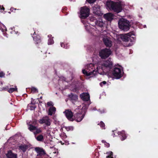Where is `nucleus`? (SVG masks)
<instances>
[{"mask_svg":"<svg viewBox=\"0 0 158 158\" xmlns=\"http://www.w3.org/2000/svg\"><path fill=\"white\" fill-rule=\"evenodd\" d=\"M64 143L66 145H68L69 144V142L67 140H64Z\"/></svg>","mask_w":158,"mask_h":158,"instance_id":"nucleus-45","label":"nucleus"},{"mask_svg":"<svg viewBox=\"0 0 158 158\" xmlns=\"http://www.w3.org/2000/svg\"><path fill=\"white\" fill-rule=\"evenodd\" d=\"M143 26L144 28H145L146 27V25H144Z\"/></svg>","mask_w":158,"mask_h":158,"instance_id":"nucleus-50","label":"nucleus"},{"mask_svg":"<svg viewBox=\"0 0 158 158\" xmlns=\"http://www.w3.org/2000/svg\"><path fill=\"white\" fill-rule=\"evenodd\" d=\"M107 154L108 155V156H106V158H114L113 157V152H107Z\"/></svg>","mask_w":158,"mask_h":158,"instance_id":"nucleus-29","label":"nucleus"},{"mask_svg":"<svg viewBox=\"0 0 158 158\" xmlns=\"http://www.w3.org/2000/svg\"><path fill=\"white\" fill-rule=\"evenodd\" d=\"M50 148H53V147H50Z\"/></svg>","mask_w":158,"mask_h":158,"instance_id":"nucleus-55","label":"nucleus"},{"mask_svg":"<svg viewBox=\"0 0 158 158\" xmlns=\"http://www.w3.org/2000/svg\"><path fill=\"white\" fill-rule=\"evenodd\" d=\"M112 54L110 49L105 48L101 50L99 52V56L102 59H105L109 56Z\"/></svg>","mask_w":158,"mask_h":158,"instance_id":"nucleus-6","label":"nucleus"},{"mask_svg":"<svg viewBox=\"0 0 158 158\" xmlns=\"http://www.w3.org/2000/svg\"><path fill=\"white\" fill-rule=\"evenodd\" d=\"M123 71L121 68L115 67L112 73L115 79H118L121 78L123 74Z\"/></svg>","mask_w":158,"mask_h":158,"instance_id":"nucleus-7","label":"nucleus"},{"mask_svg":"<svg viewBox=\"0 0 158 158\" xmlns=\"http://www.w3.org/2000/svg\"><path fill=\"white\" fill-rule=\"evenodd\" d=\"M91 25L92 26H94L93 25H92V24H91Z\"/></svg>","mask_w":158,"mask_h":158,"instance_id":"nucleus-59","label":"nucleus"},{"mask_svg":"<svg viewBox=\"0 0 158 158\" xmlns=\"http://www.w3.org/2000/svg\"><path fill=\"white\" fill-rule=\"evenodd\" d=\"M85 20H82L81 22H82L83 23V24L85 25V29H86V30L89 32H90L91 31H92V30L94 29H93L90 26V24L89 23H85Z\"/></svg>","mask_w":158,"mask_h":158,"instance_id":"nucleus-17","label":"nucleus"},{"mask_svg":"<svg viewBox=\"0 0 158 158\" xmlns=\"http://www.w3.org/2000/svg\"><path fill=\"white\" fill-rule=\"evenodd\" d=\"M70 100L73 102L77 100L78 99L77 96L76 95L71 93L68 95Z\"/></svg>","mask_w":158,"mask_h":158,"instance_id":"nucleus-21","label":"nucleus"},{"mask_svg":"<svg viewBox=\"0 0 158 158\" xmlns=\"http://www.w3.org/2000/svg\"><path fill=\"white\" fill-rule=\"evenodd\" d=\"M101 127L103 128V129H105L104 127H105V124L102 121H101L99 124H98Z\"/></svg>","mask_w":158,"mask_h":158,"instance_id":"nucleus-34","label":"nucleus"},{"mask_svg":"<svg viewBox=\"0 0 158 158\" xmlns=\"http://www.w3.org/2000/svg\"><path fill=\"white\" fill-rule=\"evenodd\" d=\"M15 29V27H11L10 28V29H11V30H14Z\"/></svg>","mask_w":158,"mask_h":158,"instance_id":"nucleus-48","label":"nucleus"},{"mask_svg":"<svg viewBox=\"0 0 158 158\" xmlns=\"http://www.w3.org/2000/svg\"><path fill=\"white\" fill-rule=\"evenodd\" d=\"M27 123L28 127V129L30 131H33L36 129V127L34 126L37 123L36 120L32 119V121H27Z\"/></svg>","mask_w":158,"mask_h":158,"instance_id":"nucleus-9","label":"nucleus"},{"mask_svg":"<svg viewBox=\"0 0 158 158\" xmlns=\"http://www.w3.org/2000/svg\"><path fill=\"white\" fill-rule=\"evenodd\" d=\"M132 35H134V34L131 32L124 35H120L118 36V38H120L123 41L128 42L130 41L133 42L135 40V39L134 37H131Z\"/></svg>","mask_w":158,"mask_h":158,"instance_id":"nucleus-5","label":"nucleus"},{"mask_svg":"<svg viewBox=\"0 0 158 158\" xmlns=\"http://www.w3.org/2000/svg\"><path fill=\"white\" fill-rule=\"evenodd\" d=\"M113 66L112 61L109 59L100 61L95 64L92 63L88 64L85 66V69L82 70V72L89 77L95 76L98 73L102 75L109 74L111 73V69Z\"/></svg>","mask_w":158,"mask_h":158,"instance_id":"nucleus-1","label":"nucleus"},{"mask_svg":"<svg viewBox=\"0 0 158 158\" xmlns=\"http://www.w3.org/2000/svg\"><path fill=\"white\" fill-rule=\"evenodd\" d=\"M95 24L96 26L101 27H103L104 23L102 22V19H100L98 20H95Z\"/></svg>","mask_w":158,"mask_h":158,"instance_id":"nucleus-20","label":"nucleus"},{"mask_svg":"<svg viewBox=\"0 0 158 158\" xmlns=\"http://www.w3.org/2000/svg\"><path fill=\"white\" fill-rule=\"evenodd\" d=\"M50 158H51V157H50Z\"/></svg>","mask_w":158,"mask_h":158,"instance_id":"nucleus-61","label":"nucleus"},{"mask_svg":"<svg viewBox=\"0 0 158 158\" xmlns=\"http://www.w3.org/2000/svg\"><path fill=\"white\" fill-rule=\"evenodd\" d=\"M10 33H11V34H12V33H15V34H17V33H16V32H15V31L14 30V31H11L10 32Z\"/></svg>","mask_w":158,"mask_h":158,"instance_id":"nucleus-46","label":"nucleus"},{"mask_svg":"<svg viewBox=\"0 0 158 158\" xmlns=\"http://www.w3.org/2000/svg\"><path fill=\"white\" fill-rule=\"evenodd\" d=\"M99 112L101 114H102L103 113H104V112H105V111L104 110H98Z\"/></svg>","mask_w":158,"mask_h":158,"instance_id":"nucleus-43","label":"nucleus"},{"mask_svg":"<svg viewBox=\"0 0 158 158\" xmlns=\"http://www.w3.org/2000/svg\"><path fill=\"white\" fill-rule=\"evenodd\" d=\"M61 46L63 48L66 49H67L69 48V45H68V44H64L63 43H61Z\"/></svg>","mask_w":158,"mask_h":158,"instance_id":"nucleus-31","label":"nucleus"},{"mask_svg":"<svg viewBox=\"0 0 158 158\" xmlns=\"http://www.w3.org/2000/svg\"><path fill=\"white\" fill-rule=\"evenodd\" d=\"M89 10L86 6L82 7L80 11V17L82 19H85L88 17L89 15Z\"/></svg>","mask_w":158,"mask_h":158,"instance_id":"nucleus-8","label":"nucleus"},{"mask_svg":"<svg viewBox=\"0 0 158 158\" xmlns=\"http://www.w3.org/2000/svg\"><path fill=\"white\" fill-rule=\"evenodd\" d=\"M102 142L104 143L106 147H109L110 146L109 144L106 143L105 141L103 140L102 141Z\"/></svg>","mask_w":158,"mask_h":158,"instance_id":"nucleus-37","label":"nucleus"},{"mask_svg":"<svg viewBox=\"0 0 158 158\" xmlns=\"http://www.w3.org/2000/svg\"><path fill=\"white\" fill-rule=\"evenodd\" d=\"M80 97L83 101H88L89 100L90 96L89 94L83 93L80 95Z\"/></svg>","mask_w":158,"mask_h":158,"instance_id":"nucleus-13","label":"nucleus"},{"mask_svg":"<svg viewBox=\"0 0 158 158\" xmlns=\"http://www.w3.org/2000/svg\"><path fill=\"white\" fill-rule=\"evenodd\" d=\"M40 124L44 123L47 126H50L51 124V120L48 116H46L43 118L39 121Z\"/></svg>","mask_w":158,"mask_h":158,"instance_id":"nucleus-10","label":"nucleus"},{"mask_svg":"<svg viewBox=\"0 0 158 158\" xmlns=\"http://www.w3.org/2000/svg\"><path fill=\"white\" fill-rule=\"evenodd\" d=\"M113 136L114 137V135H115V134H113Z\"/></svg>","mask_w":158,"mask_h":158,"instance_id":"nucleus-54","label":"nucleus"},{"mask_svg":"<svg viewBox=\"0 0 158 158\" xmlns=\"http://www.w3.org/2000/svg\"><path fill=\"white\" fill-rule=\"evenodd\" d=\"M5 75V74L3 72H0V77H4Z\"/></svg>","mask_w":158,"mask_h":158,"instance_id":"nucleus-42","label":"nucleus"},{"mask_svg":"<svg viewBox=\"0 0 158 158\" xmlns=\"http://www.w3.org/2000/svg\"><path fill=\"white\" fill-rule=\"evenodd\" d=\"M87 2L89 3H92L94 2L96 0H87Z\"/></svg>","mask_w":158,"mask_h":158,"instance_id":"nucleus-40","label":"nucleus"},{"mask_svg":"<svg viewBox=\"0 0 158 158\" xmlns=\"http://www.w3.org/2000/svg\"><path fill=\"white\" fill-rule=\"evenodd\" d=\"M104 44L107 47H110L112 45V42L110 39L108 38H104L103 39Z\"/></svg>","mask_w":158,"mask_h":158,"instance_id":"nucleus-14","label":"nucleus"},{"mask_svg":"<svg viewBox=\"0 0 158 158\" xmlns=\"http://www.w3.org/2000/svg\"><path fill=\"white\" fill-rule=\"evenodd\" d=\"M28 107L29 109H30L31 110H34L36 108V106L35 104H33L31 102V103L29 105Z\"/></svg>","mask_w":158,"mask_h":158,"instance_id":"nucleus-27","label":"nucleus"},{"mask_svg":"<svg viewBox=\"0 0 158 158\" xmlns=\"http://www.w3.org/2000/svg\"><path fill=\"white\" fill-rule=\"evenodd\" d=\"M38 157H36V158H41L42 157H40V156H37Z\"/></svg>","mask_w":158,"mask_h":158,"instance_id":"nucleus-52","label":"nucleus"},{"mask_svg":"<svg viewBox=\"0 0 158 158\" xmlns=\"http://www.w3.org/2000/svg\"><path fill=\"white\" fill-rule=\"evenodd\" d=\"M106 82L105 81H103L100 82L99 84V85L100 86H101V87H102L103 86L106 85Z\"/></svg>","mask_w":158,"mask_h":158,"instance_id":"nucleus-36","label":"nucleus"},{"mask_svg":"<svg viewBox=\"0 0 158 158\" xmlns=\"http://www.w3.org/2000/svg\"><path fill=\"white\" fill-rule=\"evenodd\" d=\"M60 143H61V144H64V143H63L61 141H60Z\"/></svg>","mask_w":158,"mask_h":158,"instance_id":"nucleus-51","label":"nucleus"},{"mask_svg":"<svg viewBox=\"0 0 158 158\" xmlns=\"http://www.w3.org/2000/svg\"><path fill=\"white\" fill-rule=\"evenodd\" d=\"M104 18L108 21H111L113 19L114 15L111 13H107L104 15Z\"/></svg>","mask_w":158,"mask_h":158,"instance_id":"nucleus-16","label":"nucleus"},{"mask_svg":"<svg viewBox=\"0 0 158 158\" xmlns=\"http://www.w3.org/2000/svg\"><path fill=\"white\" fill-rule=\"evenodd\" d=\"M17 88L16 86H15V88H11L9 89L8 90V92L10 93H12V92L15 91H17Z\"/></svg>","mask_w":158,"mask_h":158,"instance_id":"nucleus-28","label":"nucleus"},{"mask_svg":"<svg viewBox=\"0 0 158 158\" xmlns=\"http://www.w3.org/2000/svg\"><path fill=\"white\" fill-rule=\"evenodd\" d=\"M106 5L110 10H112L117 13L121 12L125 6L123 2H114L112 1H107Z\"/></svg>","mask_w":158,"mask_h":158,"instance_id":"nucleus-2","label":"nucleus"},{"mask_svg":"<svg viewBox=\"0 0 158 158\" xmlns=\"http://www.w3.org/2000/svg\"><path fill=\"white\" fill-rule=\"evenodd\" d=\"M60 136L62 139L64 140L67 138V137L66 134L64 133H62L61 134Z\"/></svg>","mask_w":158,"mask_h":158,"instance_id":"nucleus-33","label":"nucleus"},{"mask_svg":"<svg viewBox=\"0 0 158 158\" xmlns=\"http://www.w3.org/2000/svg\"><path fill=\"white\" fill-rule=\"evenodd\" d=\"M38 141H42L43 139V136L42 135H39L36 138Z\"/></svg>","mask_w":158,"mask_h":158,"instance_id":"nucleus-32","label":"nucleus"},{"mask_svg":"<svg viewBox=\"0 0 158 158\" xmlns=\"http://www.w3.org/2000/svg\"><path fill=\"white\" fill-rule=\"evenodd\" d=\"M93 13L96 15H98L100 13V6L98 5H95L93 7Z\"/></svg>","mask_w":158,"mask_h":158,"instance_id":"nucleus-19","label":"nucleus"},{"mask_svg":"<svg viewBox=\"0 0 158 158\" xmlns=\"http://www.w3.org/2000/svg\"><path fill=\"white\" fill-rule=\"evenodd\" d=\"M63 113L69 120L70 121H73V113L70 110H66Z\"/></svg>","mask_w":158,"mask_h":158,"instance_id":"nucleus-11","label":"nucleus"},{"mask_svg":"<svg viewBox=\"0 0 158 158\" xmlns=\"http://www.w3.org/2000/svg\"><path fill=\"white\" fill-rule=\"evenodd\" d=\"M118 134L121 140L123 141L126 139L127 136L124 131L118 132Z\"/></svg>","mask_w":158,"mask_h":158,"instance_id":"nucleus-18","label":"nucleus"},{"mask_svg":"<svg viewBox=\"0 0 158 158\" xmlns=\"http://www.w3.org/2000/svg\"><path fill=\"white\" fill-rule=\"evenodd\" d=\"M118 25L119 28L124 31H127L130 28V22L124 19H122L119 20Z\"/></svg>","mask_w":158,"mask_h":158,"instance_id":"nucleus-4","label":"nucleus"},{"mask_svg":"<svg viewBox=\"0 0 158 158\" xmlns=\"http://www.w3.org/2000/svg\"><path fill=\"white\" fill-rule=\"evenodd\" d=\"M56 124H57V123H56ZM57 124L58 125H59V121L58 122V123H57Z\"/></svg>","mask_w":158,"mask_h":158,"instance_id":"nucleus-53","label":"nucleus"},{"mask_svg":"<svg viewBox=\"0 0 158 158\" xmlns=\"http://www.w3.org/2000/svg\"><path fill=\"white\" fill-rule=\"evenodd\" d=\"M56 111V108L55 107L52 106L50 107L48 111V114L50 115H52L53 114H55Z\"/></svg>","mask_w":158,"mask_h":158,"instance_id":"nucleus-22","label":"nucleus"},{"mask_svg":"<svg viewBox=\"0 0 158 158\" xmlns=\"http://www.w3.org/2000/svg\"><path fill=\"white\" fill-rule=\"evenodd\" d=\"M90 20L92 22H94L95 23V20H97L94 18H90Z\"/></svg>","mask_w":158,"mask_h":158,"instance_id":"nucleus-44","label":"nucleus"},{"mask_svg":"<svg viewBox=\"0 0 158 158\" xmlns=\"http://www.w3.org/2000/svg\"><path fill=\"white\" fill-rule=\"evenodd\" d=\"M47 105L48 106H53V103L52 102H47Z\"/></svg>","mask_w":158,"mask_h":158,"instance_id":"nucleus-38","label":"nucleus"},{"mask_svg":"<svg viewBox=\"0 0 158 158\" xmlns=\"http://www.w3.org/2000/svg\"><path fill=\"white\" fill-rule=\"evenodd\" d=\"M19 149L23 152H25L28 148V146L27 145H21L19 146Z\"/></svg>","mask_w":158,"mask_h":158,"instance_id":"nucleus-23","label":"nucleus"},{"mask_svg":"<svg viewBox=\"0 0 158 158\" xmlns=\"http://www.w3.org/2000/svg\"><path fill=\"white\" fill-rule=\"evenodd\" d=\"M14 9L13 8H11L10 9V10L12 11H13V10Z\"/></svg>","mask_w":158,"mask_h":158,"instance_id":"nucleus-49","label":"nucleus"},{"mask_svg":"<svg viewBox=\"0 0 158 158\" xmlns=\"http://www.w3.org/2000/svg\"><path fill=\"white\" fill-rule=\"evenodd\" d=\"M88 106V105H87L85 103H83L75 110V111L77 113L75 114V118L77 122H80L83 118Z\"/></svg>","mask_w":158,"mask_h":158,"instance_id":"nucleus-3","label":"nucleus"},{"mask_svg":"<svg viewBox=\"0 0 158 158\" xmlns=\"http://www.w3.org/2000/svg\"><path fill=\"white\" fill-rule=\"evenodd\" d=\"M34 34H35V32H34Z\"/></svg>","mask_w":158,"mask_h":158,"instance_id":"nucleus-60","label":"nucleus"},{"mask_svg":"<svg viewBox=\"0 0 158 158\" xmlns=\"http://www.w3.org/2000/svg\"><path fill=\"white\" fill-rule=\"evenodd\" d=\"M8 13H9V14H10V12H9Z\"/></svg>","mask_w":158,"mask_h":158,"instance_id":"nucleus-58","label":"nucleus"},{"mask_svg":"<svg viewBox=\"0 0 158 158\" xmlns=\"http://www.w3.org/2000/svg\"><path fill=\"white\" fill-rule=\"evenodd\" d=\"M31 131L33 132L34 134H37L41 132L40 130V129L37 128L36 127L35 129L33 130V131Z\"/></svg>","mask_w":158,"mask_h":158,"instance_id":"nucleus-30","label":"nucleus"},{"mask_svg":"<svg viewBox=\"0 0 158 158\" xmlns=\"http://www.w3.org/2000/svg\"><path fill=\"white\" fill-rule=\"evenodd\" d=\"M6 156L7 158H17V154L13 153L11 151H8Z\"/></svg>","mask_w":158,"mask_h":158,"instance_id":"nucleus-15","label":"nucleus"},{"mask_svg":"<svg viewBox=\"0 0 158 158\" xmlns=\"http://www.w3.org/2000/svg\"><path fill=\"white\" fill-rule=\"evenodd\" d=\"M0 11L2 12L5 10L4 8L2 6L0 5Z\"/></svg>","mask_w":158,"mask_h":158,"instance_id":"nucleus-41","label":"nucleus"},{"mask_svg":"<svg viewBox=\"0 0 158 158\" xmlns=\"http://www.w3.org/2000/svg\"><path fill=\"white\" fill-rule=\"evenodd\" d=\"M51 36L52 35H48V37L49 38L48 43V45H51L54 43V41L52 38H51Z\"/></svg>","mask_w":158,"mask_h":158,"instance_id":"nucleus-26","label":"nucleus"},{"mask_svg":"<svg viewBox=\"0 0 158 158\" xmlns=\"http://www.w3.org/2000/svg\"><path fill=\"white\" fill-rule=\"evenodd\" d=\"M67 131H69L70 130H72L73 129V127H66V128Z\"/></svg>","mask_w":158,"mask_h":158,"instance_id":"nucleus-39","label":"nucleus"},{"mask_svg":"<svg viewBox=\"0 0 158 158\" xmlns=\"http://www.w3.org/2000/svg\"><path fill=\"white\" fill-rule=\"evenodd\" d=\"M33 38L36 43L38 44L41 42L40 37V35H37L36 36H33Z\"/></svg>","mask_w":158,"mask_h":158,"instance_id":"nucleus-25","label":"nucleus"},{"mask_svg":"<svg viewBox=\"0 0 158 158\" xmlns=\"http://www.w3.org/2000/svg\"><path fill=\"white\" fill-rule=\"evenodd\" d=\"M0 30H1L4 35L7 37V34L6 33V31H7V30L6 27L4 25H2V27H0Z\"/></svg>","mask_w":158,"mask_h":158,"instance_id":"nucleus-24","label":"nucleus"},{"mask_svg":"<svg viewBox=\"0 0 158 158\" xmlns=\"http://www.w3.org/2000/svg\"><path fill=\"white\" fill-rule=\"evenodd\" d=\"M35 150L37 154V156L42 157L46 154L45 151L43 148L36 147L35 148Z\"/></svg>","mask_w":158,"mask_h":158,"instance_id":"nucleus-12","label":"nucleus"},{"mask_svg":"<svg viewBox=\"0 0 158 158\" xmlns=\"http://www.w3.org/2000/svg\"><path fill=\"white\" fill-rule=\"evenodd\" d=\"M5 129H6V130H7V128H6V127Z\"/></svg>","mask_w":158,"mask_h":158,"instance_id":"nucleus-57","label":"nucleus"},{"mask_svg":"<svg viewBox=\"0 0 158 158\" xmlns=\"http://www.w3.org/2000/svg\"><path fill=\"white\" fill-rule=\"evenodd\" d=\"M91 110H96V108L95 107L93 108V109H91Z\"/></svg>","mask_w":158,"mask_h":158,"instance_id":"nucleus-47","label":"nucleus"},{"mask_svg":"<svg viewBox=\"0 0 158 158\" xmlns=\"http://www.w3.org/2000/svg\"><path fill=\"white\" fill-rule=\"evenodd\" d=\"M56 153V152H53V153Z\"/></svg>","mask_w":158,"mask_h":158,"instance_id":"nucleus-56","label":"nucleus"},{"mask_svg":"<svg viewBox=\"0 0 158 158\" xmlns=\"http://www.w3.org/2000/svg\"><path fill=\"white\" fill-rule=\"evenodd\" d=\"M31 89L32 91L34 93H36V92H38V90H37V89H36V88H35V87H32L31 88Z\"/></svg>","mask_w":158,"mask_h":158,"instance_id":"nucleus-35","label":"nucleus"}]
</instances>
